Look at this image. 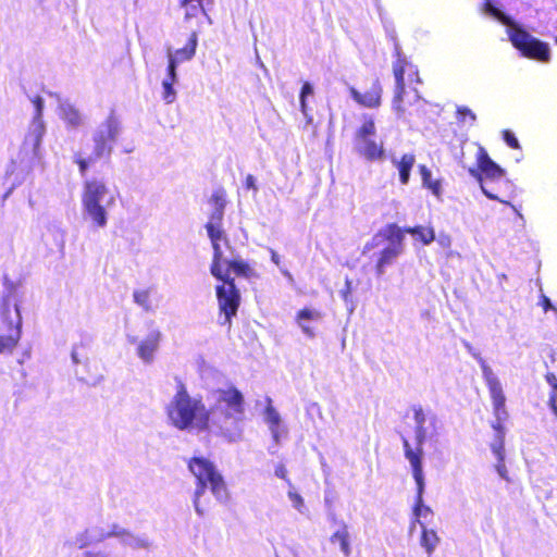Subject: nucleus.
Wrapping results in <instances>:
<instances>
[{
    "label": "nucleus",
    "instance_id": "393cba45",
    "mask_svg": "<svg viewBox=\"0 0 557 557\" xmlns=\"http://www.w3.org/2000/svg\"><path fill=\"white\" fill-rule=\"evenodd\" d=\"M61 119L71 127H78L84 124V116L77 108L70 102H61L60 107Z\"/></svg>",
    "mask_w": 557,
    "mask_h": 557
},
{
    "label": "nucleus",
    "instance_id": "79ce46f5",
    "mask_svg": "<svg viewBox=\"0 0 557 557\" xmlns=\"http://www.w3.org/2000/svg\"><path fill=\"white\" fill-rule=\"evenodd\" d=\"M434 414L426 413L422 407L417 406L413 407V420L416 426L423 425L428 422V418H432Z\"/></svg>",
    "mask_w": 557,
    "mask_h": 557
},
{
    "label": "nucleus",
    "instance_id": "f8f14e48",
    "mask_svg": "<svg viewBox=\"0 0 557 557\" xmlns=\"http://www.w3.org/2000/svg\"><path fill=\"white\" fill-rule=\"evenodd\" d=\"M198 46V32L194 30L189 35L186 45L183 48H166L168 66L177 71L178 65L193 60Z\"/></svg>",
    "mask_w": 557,
    "mask_h": 557
},
{
    "label": "nucleus",
    "instance_id": "423d86ee",
    "mask_svg": "<svg viewBox=\"0 0 557 557\" xmlns=\"http://www.w3.org/2000/svg\"><path fill=\"white\" fill-rule=\"evenodd\" d=\"M226 259L223 258V252L216 258V252H213V262L211 265V274L224 282L223 285L216 287V297L219 300L220 311L224 314V321L221 324H230L232 317L236 315L240 296L234 284L233 280L228 278L227 272L223 274L222 264H225Z\"/></svg>",
    "mask_w": 557,
    "mask_h": 557
},
{
    "label": "nucleus",
    "instance_id": "c756f323",
    "mask_svg": "<svg viewBox=\"0 0 557 557\" xmlns=\"http://www.w3.org/2000/svg\"><path fill=\"white\" fill-rule=\"evenodd\" d=\"M416 162V158L411 153L404 154L400 160L393 159L394 165L399 172L401 184L407 185L410 178V172Z\"/></svg>",
    "mask_w": 557,
    "mask_h": 557
},
{
    "label": "nucleus",
    "instance_id": "58836bf2",
    "mask_svg": "<svg viewBox=\"0 0 557 557\" xmlns=\"http://www.w3.org/2000/svg\"><path fill=\"white\" fill-rule=\"evenodd\" d=\"M417 487H418V495H417V502H416L413 512H414V516L417 517L416 520H419L420 517H426L431 512V509L423 505V500H422L423 491L420 492V485H417ZM416 523H418V522L414 521L412 527Z\"/></svg>",
    "mask_w": 557,
    "mask_h": 557
},
{
    "label": "nucleus",
    "instance_id": "c9c22d12",
    "mask_svg": "<svg viewBox=\"0 0 557 557\" xmlns=\"http://www.w3.org/2000/svg\"><path fill=\"white\" fill-rule=\"evenodd\" d=\"M133 299L136 305L141 307L145 311H152V302H151V289H136L133 293Z\"/></svg>",
    "mask_w": 557,
    "mask_h": 557
},
{
    "label": "nucleus",
    "instance_id": "6e6552de",
    "mask_svg": "<svg viewBox=\"0 0 557 557\" xmlns=\"http://www.w3.org/2000/svg\"><path fill=\"white\" fill-rule=\"evenodd\" d=\"M474 156L478 168H469V174L474 177L481 186L483 194L490 199H497L493 188L488 187V182H494L503 177V170L488 157L486 150L478 145H473Z\"/></svg>",
    "mask_w": 557,
    "mask_h": 557
},
{
    "label": "nucleus",
    "instance_id": "a19ab883",
    "mask_svg": "<svg viewBox=\"0 0 557 557\" xmlns=\"http://www.w3.org/2000/svg\"><path fill=\"white\" fill-rule=\"evenodd\" d=\"M225 264L228 267L227 271L232 270L236 274L247 275V273L250 271L249 265L243 260H226Z\"/></svg>",
    "mask_w": 557,
    "mask_h": 557
},
{
    "label": "nucleus",
    "instance_id": "f03ea898",
    "mask_svg": "<svg viewBox=\"0 0 557 557\" xmlns=\"http://www.w3.org/2000/svg\"><path fill=\"white\" fill-rule=\"evenodd\" d=\"M482 371V376L484 379V382L488 388L490 396L493 404L494 414L496 418V422L493 423V428L495 430L496 438L491 444V449L495 457L497 458V465H496V471L499 474L500 478H503L506 481H509L507 476V471L505 468V465L503 463L504 460V453H503V426L502 422L507 419V412L505 409V395L503 392L502 383L496 375V373L493 371V369L486 363V361L480 357H475Z\"/></svg>",
    "mask_w": 557,
    "mask_h": 557
},
{
    "label": "nucleus",
    "instance_id": "2eb2a0df",
    "mask_svg": "<svg viewBox=\"0 0 557 557\" xmlns=\"http://www.w3.org/2000/svg\"><path fill=\"white\" fill-rule=\"evenodd\" d=\"M403 445L405 450V456L408 459L411 468L412 474L417 485H420V492L424 491V478H423V469H422V446L417 444L416 450L410 446L407 438H403Z\"/></svg>",
    "mask_w": 557,
    "mask_h": 557
},
{
    "label": "nucleus",
    "instance_id": "20e7f679",
    "mask_svg": "<svg viewBox=\"0 0 557 557\" xmlns=\"http://www.w3.org/2000/svg\"><path fill=\"white\" fill-rule=\"evenodd\" d=\"M188 469L197 480L193 503L198 516L202 517L205 515L206 510L201 505V497L208 487L216 500L221 503L227 500L226 484L213 462L205 457H194L188 462Z\"/></svg>",
    "mask_w": 557,
    "mask_h": 557
},
{
    "label": "nucleus",
    "instance_id": "e433bc0d",
    "mask_svg": "<svg viewBox=\"0 0 557 557\" xmlns=\"http://www.w3.org/2000/svg\"><path fill=\"white\" fill-rule=\"evenodd\" d=\"M288 485L289 490L287 492V497L290 500L292 506L299 513L305 515L308 511V509L306 507L304 497L299 493H297V491L295 490L294 485L290 482H288Z\"/></svg>",
    "mask_w": 557,
    "mask_h": 557
},
{
    "label": "nucleus",
    "instance_id": "cd10ccee",
    "mask_svg": "<svg viewBox=\"0 0 557 557\" xmlns=\"http://www.w3.org/2000/svg\"><path fill=\"white\" fill-rule=\"evenodd\" d=\"M177 82L176 70L169 67L166 69V75L162 81V99L165 103H173L176 99V91L173 85Z\"/></svg>",
    "mask_w": 557,
    "mask_h": 557
},
{
    "label": "nucleus",
    "instance_id": "ea45409f",
    "mask_svg": "<svg viewBox=\"0 0 557 557\" xmlns=\"http://www.w3.org/2000/svg\"><path fill=\"white\" fill-rule=\"evenodd\" d=\"M546 381L553 388L548 403L553 411L557 414V377L554 373H547Z\"/></svg>",
    "mask_w": 557,
    "mask_h": 557
},
{
    "label": "nucleus",
    "instance_id": "f3484780",
    "mask_svg": "<svg viewBox=\"0 0 557 557\" xmlns=\"http://www.w3.org/2000/svg\"><path fill=\"white\" fill-rule=\"evenodd\" d=\"M161 333L158 330L151 331L137 345V356L144 363H151L159 348Z\"/></svg>",
    "mask_w": 557,
    "mask_h": 557
},
{
    "label": "nucleus",
    "instance_id": "6ab92c4d",
    "mask_svg": "<svg viewBox=\"0 0 557 557\" xmlns=\"http://www.w3.org/2000/svg\"><path fill=\"white\" fill-rule=\"evenodd\" d=\"M350 95L355 101L367 108H375L381 104L382 86L375 81L372 87L364 94H360L356 88H350Z\"/></svg>",
    "mask_w": 557,
    "mask_h": 557
},
{
    "label": "nucleus",
    "instance_id": "37998d69",
    "mask_svg": "<svg viewBox=\"0 0 557 557\" xmlns=\"http://www.w3.org/2000/svg\"><path fill=\"white\" fill-rule=\"evenodd\" d=\"M74 557H117L114 554L107 550H83L76 554Z\"/></svg>",
    "mask_w": 557,
    "mask_h": 557
},
{
    "label": "nucleus",
    "instance_id": "f704fd0d",
    "mask_svg": "<svg viewBox=\"0 0 557 557\" xmlns=\"http://www.w3.org/2000/svg\"><path fill=\"white\" fill-rule=\"evenodd\" d=\"M420 174L422 184L429 188L435 196H440L442 191L441 183L432 180V173L425 165H420Z\"/></svg>",
    "mask_w": 557,
    "mask_h": 557
},
{
    "label": "nucleus",
    "instance_id": "09e8293b",
    "mask_svg": "<svg viewBox=\"0 0 557 557\" xmlns=\"http://www.w3.org/2000/svg\"><path fill=\"white\" fill-rule=\"evenodd\" d=\"M275 475L280 479H283V480H286L287 482H290L288 479H287V469L285 468V466L283 463H278L276 467H275V471H274Z\"/></svg>",
    "mask_w": 557,
    "mask_h": 557
},
{
    "label": "nucleus",
    "instance_id": "9d476101",
    "mask_svg": "<svg viewBox=\"0 0 557 557\" xmlns=\"http://www.w3.org/2000/svg\"><path fill=\"white\" fill-rule=\"evenodd\" d=\"M395 55L396 61L393 64V72L395 76L396 82V89H395V96L393 100V108L394 110L401 115L405 112V109L401 106V102L404 100L405 95V70L406 66H409V69L412 71L413 74L417 75V71L413 69V66L409 65L406 58L401 54L400 46L397 41H395Z\"/></svg>",
    "mask_w": 557,
    "mask_h": 557
},
{
    "label": "nucleus",
    "instance_id": "a18cd8bd",
    "mask_svg": "<svg viewBox=\"0 0 557 557\" xmlns=\"http://www.w3.org/2000/svg\"><path fill=\"white\" fill-rule=\"evenodd\" d=\"M33 102L35 106V115H34L33 120L42 119V110H44L42 98L36 97Z\"/></svg>",
    "mask_w": 557,
    "mask_h": 557
},
{
    "label": "nucleus",
    "instance_id": "b1692460",
    "mask_svg": "<svg viewBox=\"0 0 557 557\" xmlns=\"http://www.w3.org/2000/svg\"><path fill=\"white\" fill-rule=\"evenodd\" d=\"M337 529L330 537V542L332 544H337L339 546L341 552L345 555V557H349L351 554L350 547V535L348 531V525L344 521L337 522Z\"/></svg>",
    "mask_w": 557,
    "mask_h": 557
},
{
    "label": "nucleus",
    "instance_id": "dca6fc26",
    "mask_svg": "<svg viewBox=\"0 0 557 557\" xmlns=\"http://www.w3.org/2000/svg\"><path fill=\"white\" fill-rule=\"evenodd\" d=\"M112 532L114 537H116L125 547H129L132 549H149L151 547V542L145 534L133 533L119 524L112 530Z\"/></svg>",
    "mask_w": 557,
    "mask_h": 557
},
{
    "label": "nucleus",
    "instance_id": "0eeeda50",
    "mask_svg": "<svg viewBox=\"0 0 557 557\" xmlns=\"http://www.w3.org/2000/svg\"><path fill=\"white\" fill-rule=\"evenodd\" d=\"M22 336L20 305L0 304V355L12 354Z\"/></svg>",
    "mask_w": 557,
    "mask_h": 557
},
{
    "label": "nucleus",
    "instance_id": "4d7b16f0",
    "mask_svg": "<svg viewBox=\"0 0 557 557\" xmlns=\"http://www.w3.org/2000/svg\"><path fill=\"white\" fill-rule=\"evenodd\" d=\"M556 41H557V38H556Z\"/></svg>",
    "mask_w": 557,
    "mask_h": 557
},
{
    "label": "nucleus",
    "instance_id": "7c9ffc66",
    "mask_svg": "<svg viewBox=\"0 0 557 557\" xmlns=\"http://www.w3.org/2000/svg\"><path fill=\"white\" fill-rule=\"evenodd\" d=\"M211 202L213 205V211L209 216V221L207 223H212L213 226L222 225L223 216H224V208H225V198L222 193H215L211 197Z\"/></svg>",
    "mask_w": 557,
    "mask_h": 557
},
{
    "label": "nucleus",
    "instance_id": "4c0bfd02",
    "mask_svg": "<svg viewBox=\"0 0 557 557\" xmlns=\"http://www.w3.org/2000/svg\"><path fill=\"white\" fill-rule=\"evenodd\" d=\"M74 161L78 165L81 174L84 175L89 166L95 164L98 160L94 159V157L90 154L84 156L82 152H79L75 154Z\"/></svg>",
    "mask_w": 557,
    "mask_h": 557
},
{
    "label": "nucleus",
    "instance_id": "aec40b11",
    "mask_svg": "<svg viewBox=\"0 0 557 557\" xmlns=\"http://www.w3.org/2000/svg\"><path fill=\"white\" fill-rule=\"evenodd\" d=\"M269 403H271V400H269ZM264 421L269 426L275 445L277 446L281 438L286 435V429L282 425L280 413L274 407L271 406V404H269L265 408Z\"/></svg>",
    "mask_w": 557,
    "mask_h": 557
},
{
    "label": "nucleus",
    "instance_id": "7ed1b4c3",
    "mask_svg": "<svg viewBox=\"0 0 557 557\" xmlns=\"http://www.w3.org/2000/svg\"><path fill=\"white\" fill-rule=\"evenodd\" d=\"M117 191L109 187L100 178L84 182L81 201L83 212L95 226L104 228L108 224L109 211L115 207Z\"/></svg>",
    "mask_w": 557,
    "mask_h": 557
},
{
    "label": "nucleus",
    "instance_id": "3c124183",
    "mask_svg": "<svg viewBox=\"0 0 557 557\" xmlns=\"http://www.w3.org/2000/svg\"><path fill=\"white\" fill-rule=\"evenodd\" d=\"M245 185L248 189H252L255 193L258 191V187L256 185V178L253 175L248 174L245 181Z\"/></svg>",
    "mask_w": 557,
    "mask_h": 557
},
{
    "label": "nucleus",
    "instance_id": "9b49d317",
    "mask_svg": "<svg viewBox=\"0 0 557 557\" xmlns=\"http://www.w3.org/2000/svg\"><path fill=\"white\" fill-rule=\"evenodd\" d=\"M482 12L500 22L506 27L508 39L512 46L522 52V29L510 16L506 15L490 1L483 4Z\"/></svg>",
    "mask_w": 557,
    "mask_h": 557
},
{
    "label": "nucleus",
    "instance_id": "864d4df0",
    "mask_svg": "<svg viewBox=\"0 0 557 557\" xmlns=\"http://www.w3.org/2000/svg\"><path fill=\"white\" fill-rule=\"evenodd\" d=\"M71 358H72L73 363H75V364H78L82 362L78 351L76 349L72 350Z\"/></svg>",
    "mask_w": 557,
    "mask_h": 557
},
{
    "label": "nucleus",
    "instance_id": "bb28decb",
    "mask_svg": "<svg viewBox=\"0 0 557 557\" xmlns=\"http://www.w3.org/2000/svg\"><path fill=\"white\" fill-rule=\"evenodd\" d=\"M417 522L421 527L420 545L429 555H432L438 546L441 539L433 529H428L420 520H417Z\"/></svg>",
    "mask_w": 557,
    "mask_h": 557
},
{
    "label": "nucleus",
    "instance_id": "1a4fd4ad",
    "mask_svg": "<svg viewBox=\"0 0 557 557\" xmlns=\"http://www.w3.org/2000/svg\"><path fill=\"white\" fill-rule=\"evenodd\" d=\"M355 150L368 161L381 160L384 156L383 143L376 139V127L371 116H364L356 132Z\"/></svg>",
    "mask_w": 557,
    "mask_h": 557
},
{
    "label": "nucleus",
    "instance_id": "4468645a",
    "mask_svg": "<svg viewBox=\"0 0 557 557\" xmlns=\"http://www.w3.org/2000/svg\"><path fill=\"white\" fill-rule=\"evenodd\" d=\"M524 57L547 63L550 61V48L548 44L531 36L524 30Z\"/></svg>",
    "mask_w": 557,
    "mask_h": 557
},
{
    "label": "nucleus",
    "instance_id": "8fccbe9b",
    "mask_svg": "<svg viewBox=\"0 0 557 557\" xmlns=\"http://www.w3.org/2000/svg\"><path fill=\"white\" fill-rule=\"evenodd\" d=\"M53 231L55 239L58 240L57 245L62 250L64 248V232L59 227H54Z\"/></svg>",
    "mask_w": 557,
    "mask_h": 557
},
{
    "label": "nucleus",
    "instance_id": "f257e3e1",
    "mask_svg": "<svg viewBox=\"0 0 557 557\" xmlns=\"http://www.w3.org/2000/svg\"><path fill=\"white\" fill-rule=\"evenodd\" d=\"M164 412L168 423L180 431L202 432L215 425L232 442L243 433L244 397L234 387L219 391L216 408L209 410L201 398L191 396L180 383Z\"/></svg>",
    "mask_w": 557,
    "mask_h": 557
},
{
    "label": "nucleus",
    "instance_id": "39448f33",
    "mask_svg": "<svg viewBox=\"0 0 557 557\" xmlns=\"http://www.w3.org/2000/svg\"><path fill=\"white\" fill-rule=\"evenodd\" d=\"M375 264L379 276L405 251V231L397 224H388L364 245V251L381 247Z\"/></svg>",
    "mask_w": 557,
    "mask_h": 557
},
{
    "label": "nucleus",
    "instance_id": "ddd939ff",
    "mask_svg": "<svg viewBox=\"0 0 557 557\" xmlns=\"http://www.w3.org/2000/svg\"><path fill=\"white\" fill-rule=\"evenodd\" d=\"M116 525V523L91 525L76 535L75 545L79 548H84L91 544H97L106 541L107 539L114 537L112 530L115 529Z\"/></svg>",
    "mask_w": 557,
    "mask_h": 557
},
{
    "label": "nucleus",
    "instance_id": "412c9836",
    "mask_svg": "<svg viewBox=\"0 0 557 557\" xmlns=\"http://www.w3.org/2000/svg\"><path fill=\"white\" fill-rule=\"evenodd\" d=\"M120 133V123L114 115H109L96 129L94 135L101 137L103 141L108 143L113 147V144L117 139Z\"/></svg>",
    "mask_w": 557,
    "mask_h": 557
},
{
    "label": "nucleus",
    "instance_id": "c85d7f7f",
    "mask_svg": "<svg viewBox=\"0 0 557 557\" xmlns=\"http://www.w3.org/2000/svg\"><path fill=\"white\" fill-rule=\"evenodd\" d=\"M416 441L422 446L426 440L433 438L437 434V419L435 416L428 418V422L423 425L414 426Z\"/></svg>",
    "mask_w": 557,
    "mask_h": 557
},
{
    "label": "nucleus",
    "instance_id": "603ef678",
    "mask_svg": "<svg viewBox=\"0 0 557 557\" xmlns=\"http://www.w3.org/2000/svg\"><path fill=\"white\" fill-rule=\"evenodd\" d=\"M350 281L346 280V289L341 292V295L345 301L348 299V296L350 294Z\"/></svg>",
    "mask_w": 557,
    "mask_h": 557
},
{
    "label": "nucleus",
    "instance_id": "5fc2aeb1",
    "mask_svg": "<svg viewBox=\"0 0 557 557\" xmlns=\"http://www.w3.org/2000/svg\"><path fill=\"white\" fill-rule=\"evenodd\" d=\"M271 255H272V256H271L272 261H273L275 264H280V257H278V255H277L275 251H273V250L271 251Z\"/></svg>",
    "mask_w": 557,
    "mask_h": 557
},
{
    "label": "nucleus",
    "instance_id": "c03bdc74",
    "mask_svg": "<svg viewBox=\"0 0 557 557\" xmlns=\"http://www.w3.org/2000/svg\"><path fill=\"white\" fill-rule=\"evenodd\" d=\"M313 94V88L309 83H305L300 92V108L304 114H306V97Z\"/></svg>",
    "mask_w": 557,
    "mask_h": 557
},
{
    "label": "nucleus",
    "instance_id": "4be33fe9",
    "mask_svg": "<svg viewBox=\"0 0 557 557\" xmlns=\"http://www.w3.org/2000/svg\"><path fill=\"white\" fill-rule=\"evenodd\" d=\"M321 313L315 309L305 308L297 313L296 322L304 334L312 338L315 336L312 323L320 321Z\"/></svg>",
    "mask_w": 557,
    "mask_h": 557
},
{
    "label": "nucleus",
    "instance_id": "a211bd4d",
    "mask_svg": "<svg viewBox=\"0 0 557 557\" xmlns=\"http://www.w3.org/2000/svg\"><path fill=\"white\" fill-rule=\"evenodd\" d=\"M214 0H181L180 5L184 9V20L186 22L199 14L203 15L208 24L213 23L211 16L207 12V7L212 5Z\"/></svg>",
    "mask_w": 557,
    "mask_h": 557
},
{
    "label": "nucleus",
    "instance_id": "de8ad7c7",
    "mask_svg": "<svg viewBox=\"0 0 557 557\" xmlns=\"http://www.w3.org/2000/svg\"><path fill=\"white\" fill-rule=\"evenodd\" d=\"M504 139L505 141L507 143V145L511 148H519V141L518 139L516 138V136L509 132V131H505L504 132Z\"/></svg>",
    "mask_w": 557,
    "mask_h": 557
},
{
    "label": "nucleus",
    "instance_id": "72a5a7b5",
    "mask_svg": "<svg viewBox=\"0 0 557 557\" xmlns=\"http://www.w3.org/2000/svg\"><path fill=\"white\" fill-rule=\"evenodd\" d=\"M94 141V149L90 156L94 157V159H97L98 161L102 158H107L111 154L113 147L110 146L108 143L103 141L101 137L92 136Z\"/></svg>",
    "mask_w": 557,
    "mask_h": 557
},
{
    "label": "nucleus",
    "instance_id": "5701e85b",
    "mask_svg": "<svg viewBox=\"0 0 557 557\" xmlns=\"http://www.w3.org/2000/svg\"><path fill=\"white\" fill-rule=\"evenodd\" d=\"M45 132L46 127L42 119L32 121L28 134L25 138V145L32 148L34 154L38 153Z\"/></svg>",
    "mask_w": 557,
    "mask_h": 557
},
{
    "label": "nucleus",
    "instance_id": "49530a36",
    "mask_svg": "<svg viewBox=\"0 0 557 557\" xmlns=\"http://www.w3.org/2000/svg\"><path fill=\"white\" fill-rule=\"evenodd\" d=\"M457 113L463 120L469 117L471 124L475 121V114L467 107H458Z\"/></svg>",
    "mask_w": 557,
    "mask_h": 557
},
{
    "label": "nucleus",
    "instance_id": "2f4dec72",
    "mask_svg": "<svg viewBox=\"0 0 557 557\" xmlns=\"http://www.w3.org/2000/svg\"><path fill=\"white\" fill-rule=\"evenodd\" d=\"M406 234H410L413 238L420 240L423 245H430L435 239L434 230L430 226H414L403 228Z\"/></svg>",
    "mask_w": 557,
    "mask_h": 557
},
{
    "label": "nucleus",
    "instance_id": "6e6d98bb",
    "mask_svg": "<svg viewBox=\"0 0 557 557\" xmlns=\"http://www.w3.org/2000/svg\"><path fill=\"white\" fill-rule=\"evenodd\" d=\"M284 274H285L286 276H288L289 278H292V276H290L289 272H287V271H286V272H284Z\"/></svg>",
    "mask_w": 557,
    "mask_h": 557
},
{
    "label": "nucleus",
    "instance_id": "473e14b6",
    "mask_svg": "<svg viewBox=\"0 0 557 557\" xmlns=\"http://www.w3.org/2000/svg\"><path fill=\"white\" fill-rule=\"evenodd\" d=\"M3 285L4 292L0 304L20 305L17 283L4 276Z\"/></svg>",
    "mask_w": 557,
    "mask_h": 557
},
{
    "label": "nucleus",
    "instance_id": "a878e982",
    "mask_svg": "<svg viewBox=\"0 0 557 557\" xmlns=\"http://www.w3.org/2000/svg\"><path fill=\"white\" fill-rule=\"evenodd\" d=\"M206 230L211 240L213 252H216V258H219L221 252H223L222 243L225 244L226 246L228 245L224 230L222 225L213 226L212 223H207Z\"/></svg>",
    "mask_w": 557,
    "mask_h": 557
}]
</instances>
